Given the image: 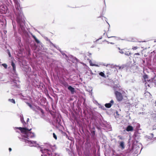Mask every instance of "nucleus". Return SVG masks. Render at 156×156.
Listing matches in <instances>:
<instances>
[{
	"instance_id": "f257e3e1",
	"label": "nucleus",
	"mask_w": 156,
	"mask_h": 156,
	"mask_svg": "<svg viewBox=\"0 0 156 156\" xmlns=\"http://www.w3.org/2000/svg\"><path fill=\"white\" fill-rule=\"evenodd\" d=\"M16 8L14 12L16 16V21L17 23L19 33L20 34L23 39L28 45H31L32 40L28 32L26 29L25 21L24 16L18 0H13Z\"/></svg>"
},
{
	"instance_id": "f03ea898",
	"label": "nucleus",
	"mask_w": 156,
	"mask_h": 156,
	"mask_svg": "<svg viewBox=\"0 0 156 156\" xmlns=\"http://www.w3.org/2000/svg\"><path fill=\"white\" fill-rule=\"evenodd\" d=\"M13 128L15 130L19 129L22 133L21 136L22 137L19 136L18 137L20 141L24 142L30 144H35L36 145L37 144L36 141L29 140V137L32 138L35 136L34 133L31 132L32 128L29 129L26 127Z\"/></svg>"
},
{
	"instance_id": "7ed1b4c3",
	"label": "nucleus",
	"mask_w": 156,
	"mask_h": 156,
	"mask_svg": "<svg viewBox=\"0 0 156 156\" xmlns=\"http://www.w3.org/2000/svg\"><path fill=\"white\" fill-rule=\"evenodd\" d=\"M44 144L45 148L40 147L38 144H36V145L31 146L40 148V151L42 153L41 156H62L60 154L54 152L56 148L55 145H52L49 143H45Z\"/></svg>"
},
{
	"instance_id": "20e7f679",
	"label": "nucleus",
	"mask_w": 156,
	"mask_h": 156,
	"mask_svg": "<svg viewBox=\"0 0 156 156\" xmlns=\"http://www.w3.org/2000/svg\"><path fill=\"white\" fill-rule=\"evenodd\" d=\"M11 65L12 67L11 72L15 77V78L11 79V87L12 88H20V81L18 80V78L17 77L18 75L16 72L15 64L12 62H11Z\"/></svg>"
},
{
	"instance_id": "39448f33",
	"label": "nucleus",
	"mask_w": 156,
	"mask_h": 156,
	"mask_svg": "<svg viewBox=\"0 0 156 156\" xmlns=\"http://www.w3.org/2000/svg\"><path fill=\"white\" fill-rule=\"evenodd\" d=\"M84 146V156H93V149L91 143L89 141H87L85 144Z\"/></svg>"
},
{
	"instance_id": "423d86ee",
	"label": "nucleus",
	"mask_w": 156,
	"mask_h": 156,
	"mask_svg": "<svg viewBox=\"0 0 156 156\" xmlns=\"http://www.w3.org/2000/svg\"><path fill=\"white\" fill-rule=\"evenodd\" d=\"M19 63L20 66L23 67V70L26 72L25 73L26 76V75L27 76L31 73V69L30 67L26 65V62L25 60L23 59H20L19 60Z\"/></svg>"
},
{
	"instance_id": "0eeeda50",
	"label": "nucleus",
	"mask_w": 156,
	"mask_h": 156,
	"mask_svg": "<svg viewBox=\"0 0 156 156\" xmlns=\"http://www.w3.org/2000/svg\"><path fill=\"white\" fill-rule=\"evenodd\" d=\"M99 119L97 120V118L95 119L96 121L95 123V125L96 128L98 129V130H101V127L100 126H102L104 127H106V124L102 122V120L100 117L99 118Z\"/></svg>"
},
{
	"instance_id": "6e6552de",
	"label": "nucleus",
	"mask_w": 156,
	"mask_h": 156,
	"mask_svg": "<svg viewBox=\"0 0 156 156\" xmlns=\"http://www.w3.org/2000/svg\"><path fill=\"white\" fill-rule=\"evenodd\" d=\"M61 83L66 87H67L68 89L71 92V94H73L76 92L75 88L69 85L68 83L65 81H62Z\"/></svg>"
},
{
	"instance_id": "1a4fd4ad",
	"label": "nucleus",
	"mask_w": 156,
	"mask_h": 156,
	"mask_svg": "<svg viewBox=\"0 0 156 156\" xmlns=\"http://www.w3.org/2000/svg\"><path fill=\"white\" fill-rule=\"evenodd\" d=\"M128 146V148L123 151V156H130L133 152V148L131 147V144L129 141V142Z\"/></svg>"
},
{
	"instance_id": "9d476101",
	"label": "nucleus",
	"mask_w": 156,
	"mask_h": 156,
	"mask_svg": "<svg viewBox=\"0 0 156 156\" xmlns=\"http://www.w3.org/2000/svg\"><path fill=\"white\" fill-rule=\"evenodd\" d=\"M141 133H139L138 131L136 130L135 131L133 137L134 139V141H133V142L136 141V143H137L138 142V140L140 139Z\"/></svg>"
},
{
	"instance_id": "9b49d317",
	"label": "nucleus",
	"mask_w": 156,
	"mask_h": 156,
	"mask_svg": "<svg viewBox=\"0 0 156 156\" xmlns=\"http://www.w3.org/2000/svg\"><path fill=\"white\" fill-rule=\"evenodd\" d=\"M131 147L133 148V150H135L134 153L136 154L138 153L139 151L140 153L143 148L142 147L140 148V147L138 146L135 144L134 142L132 143Z\"/></svg>"
},
{
	"instance_id": "f8f14e48",
	"label": "nucleus",
	"mask_w": 156,
	"mask_h": 156,
	"mask_svg": "<svg viewBox=\"0 0 156 156\" xmlns=\"http://www.w3.org/2000/svg\"><path fill=\"white\" fill-rule=\"evenodd\" d=\"M27 76V77L28 78L27 80L30 82H34V81H36L37 75L36 74H31V73H30Z\"/></svg>"
},
{
	"instance_id": "ddd939ff",
	"label": "nucleus",
	"mask_w": 156,
	"mask_h": 156,
	"mask_svg": "<svg viewBox=\"0 0 156 156\" xmlns=\"http://www.w3.org/2000/svg\"><path fill=\"white\" fill-rule=\"evenodd\" d=\"M61 118L59 115L54 118V121L56 126H61Z\"/></svg>"
},
{
	"instance_id": "4468645a",
	"label": "nucleus",
	"mask_w": 156,
	"mask_h": 156,
	"mask_svg": "<svg viewBox=\"0 0 156 156\" xmlns=\"http://www.w3.org/2000/svg\"><path fill=\"white\" fill-rule=\"evenodd\" d=\"M117 100L119 101H121L123 99L122 94L118 91H116L115 93Z\"/></svg>"
},
{
	"instance_id": "2eb2a0df",
	"label": "nucleus",
	"mask_w": 156,
	"mask_h": 156,
	"mask_svg": "<svg viewBox=\"0 0 156 156\" xmlns=\"http://www.w3.org/2000/svg\"><path fill=\"white\" fill-rule=\"evenodd\" d=\"M7 16L12 20V24L13 26V28L14 30L16 29V26L15 25V22H14L13 19H14L13 14L11 13H10L6 15Z\"/></svg>"
},
{
	"instance_id": "dca6fc26",
	"label": "nucleus",
	"mask_w": 156,
	"mask_h": 156,
	"mask_svg": "<svg viewBox=\"0 0 156 156\" xmlns=\"http://www.w3.org/2000/svg\"><path fill=\"white\" fill-rule=\"evenodd\" d=\"M114 103V101L113 100H112L109 103H106L105 105V107L107 108H110Z\"/></svg>"
},
{
	"instance_id": "f3484780",
	"label": "nucleus",
	"mask_w": 156,
	"mask_h": 156,
	"mask_svg": "<svg viewBox=\"0 0 156 156\" xmlns=\"http://www.w3.org/2000/svg\"><path fill=\"white\" fill-rule=\"evenodd\" d=\"M119 147L122 150H124L125 147L124 142L123 141H121L119 142Z\"/></svg>"
},
{
	"instance_id": "a211bd4d",
	"label": "nucleus",
	"mask_w": 156,
	"mask_h": 156,
	"mask_svg": "<svg viewBox=\"0 0 156 156\" xmlns=\"http://www.w3.org/2000/svg\"><path fill=\"white\" fill-rule=\"evenodd\" d=\"M25 53V50L23 48H20L18 51V54L19 56H22L23 55V54Z\"/></svg>"
},
{
	"instance_id": "6ab92c4d",
	"label": "nucleus",
	"mask_w": 156,
	"mask_h": 156,
	"mask_svg": "<svg viewBox=\"0 0 156 156\" xmlns=\"http://www.w3.org/2000/svg\"><path fill=\"white\" fill-rule=\"evenodd\" d=\"M106 113L108 115H112L114 114L113 110L112 108L107 110L106 111Z\"/></svg>"
},
{
	"instance_id": "aec40b11",
	"label": "nucleus",
	"mask_w": 156,
	"mask_h": 156,
	"mask_svg": "<svg viewBox=\"0 0 156 156\" xmlns=\"http://www.w3.org/2000/svg\"><path fill=\"white\" fill-rule=\"evenodd\" d=\"M90 130L91 132L92 136H95V127L93 126L92 128H90Z\"/></svg>"
},
{
	"instance_id": "412c9836",
	"label": "nucleus",
	"mask_w": 156,
	"mask_h": 156,
	"mask_svg": "<svg viewBox=\"0 0 156 156\" xmlns=\"http://www.w3.org/2000/svg\"><path fill=\"white\" fill-rule=\"evenodd\" d=\"M125 129L128 132L132 131L133 130V128L132 126L129 125L126 127Z\"/></svg>"
},
{
	"instance_id": "4be33fe9",
	"label": "nucleus",
	"mask_w": 156,
	"mask_h": 156,
	"mask_svg": "<svg viewBox=\"0 0 156 156\" xmlns=\"http://www.w3.org/2000/svg\"><path fill=\"white\" fill-rule=\"evenodd\" d=\"M20 121L21 122L23 123L24 127H25V125H26V122L24 121V118L22 114H21L20 115Z\"/></svg>"
},
{
	"instance_id": "5701e85b",
	"label": "nucleus",
	"mask_w": 156,
	"mask_h": 156,
	"mask_svg": "<svg viewBox=\"0 0 156 156\" xmlns=\"http://www.w3.org/2000/svg\"><path fill=\"white\" fill-rule=\"evenodd\" d=\"M39 48H38V49L39 51H41L43 52H46L47 49L46 48H45L44 47V45L43 44L42 47L41 45L39 46Z\"/></svg>"
},
{
	"instance_id": "b1692460",
	"label": "nucleus",
	"mask_w": 156,
	"mask_h": 156,
	"mask_svg": "<svg viewBox=\"0 0 156 156\" xmlns=\"http://www.w3.org/2000/svg\"><path fill=\"white\" fill-rule=\"evenodd\" d=\"M82 99L83 100V107L85 109L87 108V104L86 103V99L82 97Z\"/></svg>"
},
{
	"instance_id": "393cba45",
	"label": "nucleus",
	"mask_w": 156,
	"mask_h": 156,
	"mask_svg": "<svg viewBox=\"0 0 156 156\" xmlns=\"http://www.w3.org/2000/svg\"><path fill=\"white\" fill-rule=\"evenodd\" d=\"M124 54L128 56H129L132 54L131 52H129L128 49H126V48L124 52Z\"/></svg>"
},
{
	"instance_id": "a878e982",
	"label": "nucleus",
	"mask_w": 156,
	"mask_h": 156,
	"mask_svg": "<svg viewBox=\"0 0 156 156\" xmlns=\"http://www.w3.org/2000/svg\"><path fill=\"white\" fill-rule=\"evenodd\" d=\"M115 66L118 68V70H120V69H123V67H122L121 66H117V65H115V66H113L112 68L114 69V71H115L116 70L117 71H117L118 69L117 68H116L115 67Z\"/></svg>"
},
{
	"instance_id": "bb28decb",
	"label": "nucleus",
	"mask_w": 156,
	"mask_h": 156,
	"mask_svg": "<svg viewBox=\"0 0 156 156\" xmlns=\"http://www.w3.org/2000/svg\"><path fill=\"white\" fill-rule=\"evenodd\" d=\"M28 106L31 109L33 110H34L35 109V107L34 105H33L31 103L28 102H26Z\"/></svg>"
},
{
	"instance_id": "cd10ccee",
	"label": "nucleus",
	"mask_w": 156,
	"mask_h": 156,
	"mask_svg": "<svg viewBox=\"0 0 156 156\" xmlns=\"http://www.w3.org/2000/svg\"><path fill=\"white\" fill-rule=\"evenodd\" d=\"M34 41L35 43H36L37 44H38V45L39 46L41 45L42 46V43L37 38L34 40Z\"/></svg>"
},
{
	"instance_id": "c85d7f7f",
	"label": "nucleus",
	"mask_w": 156,
	"mask_h": 156,
	"mask_svg": "<svg viewBox=\"0 0 156 156\" xmlns=\"http://www.w3.org/2000/svg\"><path fill=\"white\" fill-rule=\"evenodd\" d=\"M7 8L6 7H4V10L3 9H1L0 10V13L1 14H3L5 13L6 12H7V11H5L6 10Z\"/></svg>"
},
{
	"instance_id": "c756f323",
	"label": "nucleus",
	"mask_w": 156,
	"mask_h": 156,
	"mask_svg": "<svg viewBox=\"0 0 156 156\" xmlns=\"http://www.w3.org/2000/svg\"><path fill=\"white\" fill-rule=\"evenodd\" d=\"M131 104L129 103H127L125 105V108L126 110H129L130 108Z\"/></svg>"
},
{
	"instance_id": "7c9ffc66",
	"label": "nucleus",
	"mask_w": 156,
	"mask_h": 156,
	"mask_svg": "<svg viewBox=\"0 0 156 156\" xmlns=\"http://www.w3.org/2000/svg\"><path fill=\"white\" fill-rule=\"evenodd\" d=\"M89 63H90V66H95L96 67H99V66L98 64H93L92 63V62L91 60H90L89 61Z\"/></svg>"
},
{
	"instance_id": "2f4dec72",
	"label": "nucleus",
	"mask_w": 156,
	"mask_h": 156,
	"mask_svg": "<svg viewBox=\"0 0 156 156\" xmlns=\"http://www.w3.org/2000/svg\"><path fill=\"white\" fill-rule=\"evenodd\" d=\"M100 117L101 118L102 121H103L106 124L108 123V122H107L104 120L103 118L101 116V115L100 114L98 116V118H100Z\"/></svg>"
},
{
	"instance_id": "473e14b6",
	"label": "nucleus",
	"mask_w": 156,
	"mask_h": 156,
	"mask_svg": "<svg viewBox=\"0 0 156 156\" xmlns=\"http://www.w3.org/2000/svg\"><path fill=\"white\" fill-rule=\"evenodd\" d=\"M59 51H60V52H61V53L62 54L63 56H65L66 57V58H68V57L67 55L66 54L65 52H64V51H60V50H59Z\"/></svg>"
},
{
	"instance_id": "72a5a7b5",
	"label": "nucleus",
	"mask_w": 156,
	"mask_h": 156,
	"mask_svg": "<svg viewBox=\"0 0 156 156\" xmlns=\"http://www.w3.org/2000/svg\"><path fill=\"white\" fill-rule=\"evenodd\" d=\"M143 77L145 81H146V80L148 78V76L147 74L145 73L143 76Z\"/></svg>"
},
{
	"instance_id": "f704fd0d",
	"label": "nucleus",
	"mask_w": 156,
	"mask_h": 156,
	"mask_svg": "<svg viewBox=\"0 0 156 156\" xmlns=\"http://www.w3.org/2000/svg\"><path fill=\"white\" fill-rule=\"evenodd\" d=\"M8 101H9L10 102H11L12 103H13L14 104L16 103V102L15 101V100L12 98V99H9L8 100Z\"/></svg>"
},
{
	"instance_id": "c9c22d12",
	"label": "nucleus",
	"mask_w": 156,
	"mask_h": 156,
	"mask_svg": "<svg viewBox=\"0 0 156 156\" xmlns=\"http://www.w3.org/2000/svg\"><path fill=\"white\" fill-rule=\"evenodd\" d=\"M99 75L101 76L105 77V73L103 72H101L99 73Z\"/></svg>"
},
{
	"instance_id": "e433bc0d",
	"label": "nucleus",
	"mask_w": 156,
	"mask_h": 156,
	"mask_svg": "<svg viewBox=\"0 0 156 156\" xmlns=\"http://www.w3.org/2000/svg\"><path fill=\"white\" fill-rule=\"evenodd\" d=\"M130 113L129 112L127 111L126 112V117H129V119H131V116H130Z\"/></svg>"
},
{
	"instance_id": "4c0bfd02",
	"label": "nucleus",
	"mask_w": 156,
	"mask_h": 156,
	"mask_svg": "<svg viewBox=\"0 0 156 156\" xmlns=\"http://www.w3.org/2000/svg\"><path fill=\"white\" fill-rule=\"evenodd\" d=\"M71 56L73 57V58L74 61H76V62H79V60L78 59H77V58H76V57H74L73 56H72V55Z\"/></svg>"
},
{
	"instance_id": "58836bf2",
	"label": "nucleus",
	"mask_w": 156,
	"mask_h": 156,
	"mask_svg": "<svg viewBox=\"0 0 156 156\" xmlns=\"http://www.w3.org/2000/svg\"><path fill=\"white\" fill-rule=\"evenodd\" d=\"M125 48L121 49V50L119 51V52L121 54H124V52L125 51Z\"/></svg>"
},
{
	"instance_id": "ea45409f",
	"label": "nucleus",
	"mask_w": 156,
	"mask_h": 156,
	"mask_svg": "<svg viewBox=\"0 0 156 156\" xmlns=\"http://www.w3.org/2000/svg\"><path fill=\"white\" fill-rule=\"evenodd\" d=\"M7 52L9 55V57H11V55L10 52L9 51L8 49H7Z\"/></svg>"
},
{
	"instance_id": "a19ab883",
	"label": "nucleus",
	"mask_w": 156,
	"mask_h": 156,
	"mask_svg": "<svg viewBox=\"0 0 156 156\" xmlns=\"http://www.w3.org/2000/svg\"><path fill=\"white\" fill-rule=\"evenodd\" d=\"M2 66L5 69H6L7 68V65L6 63L2 64Z\"/></svg>"
},
{
	"instance_id": "79ce46f5",
	"label": "nucleus",
	"mask_w": 156,
	"mask_h": 156,
	"mask_svg": "<svg viewBox=\"0 0 156 156\" xmlns=\"http://www.w3.org/2000/svg\"><path fill=\"white\" fill-rule=\"evenodd\" d=\"M53 137L54 138L55 140H56L57 139V136L55 134V133H53Z\"/></svg>"
},
{
	"instance_id": "37998d69",
	"label": "nucleus",
	"mask_w": 156,
	"mask_h": 156,
	"mask_svg": "<svg viewBox=\"0 0 156 156\" xmlns=\"http://www.w3.org/2000/svg\"><path fill=\"white\" fill-rule=\"evenodd\" d=\"M38 110H40L41 112L42 113V114H43L44 113V111H43V110L41 109V108H40V107H38Z\"/></svg>"
},
{
	"instance_id": "c03bdc74",
	"label": "nucleus",
	"mask_w": 156,
	"mask_h": 156,
	"mask_svg": "<svg viewBox=\"0 0 156 156\" xmlns=\"http://www.w3.org/2000/svg\"><path fill=\"white\" fill-rule=\"evenodd\" d=\"M30 34L31 35L32 37L34 39V40L35 39H36L37 38L36 37L35 35H34L32 33H30Z\"/></svg>"
},
{
	"instance_id": "a18cd8bd",
	"label": "nucleus",
	"mask_w": 156,
	"mask_h": 156,
	"mask_svg": "<svg viewBox=\"0 0 156 156\" xmlns=\"http://www.w3.org/2000/svg\"><path fill=\"white\" fill-rule=\"evenodd\" d=\"M50 44L52 46H53L54 48L56 46V45H55V44H53L51 42H50Z\"/></svg>"
},
{
	"instance_id": "49530a36",
	"label": "nucleus",
	"mask_w": 156,
	"mask_h": 156,
	"mask_svg": "<svg viewBox=\"0 0 156 156\" xmlns=\"http://www.w3.org/2000/svg\"><path fill=\"white\" fill-rule=\"evenodd\" d=\"M7 1L8 2L9 4H12V1L11 0H7Z\"/></svg>"
},
{
	"instance_id": "de8ad7c7",
	"label": "nucleus",
	"mask_w": 156,
	"mask_h": 156,
	"mask_svg": "<svg viewBox=\"0 0 156 156\" xmlns=\"http://www.w3.org/2000/svg\"><path fill=\"white\" fill-rule=\"evenodd\" d=\"M138 48L136 46L134 47L132 49L133 50H136Z\"/></svg>"
},
{
	"instance_id": "09e8293b",
	"label": "nucleus",
	"mask_w": 156,
	"mask_h": 156,
	"mask_svg": "<svg viewBox=\"0 0 156 156\" xmlns=\"http://www.w3.org/2000/svg\"><path fill=\"white\" fill-rule=\"evenodd\" d=\"M146 137L148 139H150V140H151L152 139L151 137H150V136H147Z\"/></svg>"
},
{
	"instance_id": "8fccbe9b",
	"label": "nucleus",
	"mask_w": 156,
	"mask_h": 156,
	"mask_svg": "<svg viewBox=\"0 0 156 156\" xmlns=\"http://www.w3.org/2000/svg\"><path fill=\"white\" fill-rule=\"evenodd\" d=\"M34 49H36L37 48V46L36 44H34Z\"/></svg>"
},
{
	"instance_id": "3c124183",
	"label": "nucleus",
	"mask_w": 156,
	"mask_h": 156,
	"mask_svg": "<svg viewBox=\"0 0 156 156\" xmlns=\"http://www.w3.org/2000/svg\"><path fill=\"white\" fill-rule=\"evenodd\" d=\"M102 65L104 66H108V64H107V65H105V63H102Z\"/></svg>"
},
{
	"instance_id": "603ef678",
	"label": "nucleus",
	"mask_w": 156,
	"mask_h": 156,
	"mask_svg": "<svg viewBox=\"0 0 156 156\" xmlns=\"http://www.w3.org/2000/svg\"><path fill=\"white\" fill-rule=\"evenodd\" d=\"M9 152H10V151H12V148H11L9 147Z\"/></svg>"
},
{
	"instance_id": "864d4df0",
	"label": "nucleus",
	"mask_w": 156,
	"mask_h": 156,
	"mask_svg": "<svg viewBox=\"0 0 156 156\" xmlns=\"http://www.w3.org/2000/svg\"><path fill=\"white\" fill-rule=\"evenodd\" d=\"M90 74H91L92 75L94 74L93 73V72L91 70H90Z\"/></svg>"
},
{
	"instance_id": "5fc2aeb1",
	"label": "nucleus",
	"mask_w": 156,
	"mask_h": 156,
	"mask_svg": "<svg viewBox=\"0 0 156 156\" xmlns=\"http://www.w3.org/2000/svg\"><path fill=\"white\" fill-rule=\"evenodd\" d=\"M29 121V119L27 118V122H28Z\"/></svg>"
},
{
	"instance_id": "6e6d98bb",
	"label": "nucleus",
	"mask_w": 156,
	"mask_h": 156,
	"mask_svg": "<svg viewBox=\"0 0 156 156\" xmlns=\"http://www.w3.org/2000/svg\"><path fill=\"white\" fill-rule=\"evenodd\" d=\"M108 38H111V37H115V36H112V37H108V36H107Z\"/></svg>"
},
{
	"instance_id": "4d7b16f0",
	"label": "nucleus",
	"mask_w": 156,
	"mask_h": 156,
	"mask_svg": "<svg viewBox=\"0 0 156 156\" xmlns=\"http://www.w3.org/2000/svg\"><path fill=\"white\" fill-rule=\"evenodd\" d=\"M101 108L103 109H104L105 108V107L103 106H101Z\"/></svg>"
},
{
	"instance_id": "13d9d810",
	"label": "nucleus",
	"mask_w": 156,
	"mask_h": 156,
	"mask_svg": "<svg viewBox=\"0 0 156 156\" xmlns=\"http://www.w3.org/2000/svg\"><path fill=\"white\" fill-rule=\"evenodd\" d=\"M95 101V104H96V103H97L98 104V105H99V103H98V102H97V101Z\"/></svg>"
},
{
	"instance_id": "bf43d9fd",
	"label": "nucleus",
	"mask_w": 156,
	"mask_h": 156,
	"mask_svg": "<svg viewBox=\"0 0 156 156\" xmlns=\"http://www.w3.org/2000/svg\"><path fill=\"white\" fill-rule=\"evenodd\" d=\"M59 51V50H60V51H61V49L59 47L58 48V49H57Z\"/></svg>"
},
{
	"instance_id": "052dcab7",
	"label": "nucleus",
	"mask_w": 156,
	"mask_h": 156,
	"mask_svg": "<svg viewBox=\"0 0 156 156\" xmlns=\"http://www.w3.org/2000/svg\"><path fill=\"white\" fill-rule=\"evenodd\" d=\"M154 83V84L155 86H156V81H154V82H153Z\"/></svg>"
},
{
	"instance_id": "680f3d73",
	"label": "nucleus",
	"mask_w": 156,
	"mask_h": 156,
	"mask_svg": "<svg viewBox=\"0 0 156 156\" xmlns=\"http://www.w3.org/2000/svg\"><path fill=\"white\" fill-rule=\"evenodd\" d=\"M142 62H143V63H145V60H142Z\"/></svg>"
},
{
	"instance_id": "e2e57ef3",
	"label": "nucleus",
	"mask_w": 156,
	"mask_h": 156,
	"mask_svg": "<svg viewBox=\"0 0 156 156\" xmlns=\"http://www.w3.org/2000/svg\"><path fill=\"white\" fill-rule=\"evenodd\" d=\"M151 138H152L154 136V134L153 133H151Z\"/></svg>"
},
{
	"instance_id": "0e129e2a",
	"label": "nucleus",
	"mask_w": 156,
	"mask_h": 156,
	"mask_svg": "<svg viewBox=\"0 0 156 156\" xmlns=\"http://www.w3.org/2000/svg\"><path fill=\"white\" fill-rule=\"evenodd\" d=\"M16 133H20V132L18 130H16Z\"/></svg>"
},
{
	"instance_id": "69168bd1",
	"label": "nucleus",
	"mask_w": 156,
	"mask_h": 156,
	"mask_svg": "<svg viewBox=\"0 0 156 156\" xmlns=\"http://www.w3.org/2000/svg\"><path fill=\"white\" fill-rule=\"evenodd\" d=\"M58 46H56L55 47V48H56V49H58Z\"/></svg>"
},
{
	"instance_id": "338daca9",
	"label": "nucleus",
	"mask_w": 156,
	"mask_h": 156,
	"mask_svg": "<svg viewBox=\"0 0 156 156\" xmlns=\"http://www.w3.org/2000/svg\"><path fill=\"white\" fill-rule=\"evenodd\" d=\"M105 41H106V42H107L108 44H109V43H110V42H109V41H106V40H105Z\"/></svg>"
},
{
	"instance_id": "774afa93",
	"label": "nucleus",
	"mask_w": 156,
	"mask_h": 156,
	"mask_svg": "<svg viewBox=\"0 0 156 156\" xmlns=\"http://www.w3.org/2000/svg\"><path fill=\"white\" fill-rule=\"evenodd\" d=\"M102 38V37L101 36V37H100L98 39H99L100 40V39H101Z\"/></svg>"
}]
</instances>
